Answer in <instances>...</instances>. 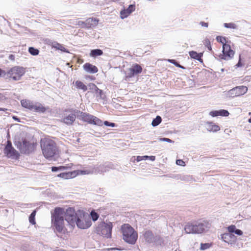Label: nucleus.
I'll return each instance as SVG.
<instances>
[{
    "label": "nucleus",
    "instance_id": "nucleus-1",
    "mask_svg": "<svg viewBox=\"0 0 251 251\" xmlns=\"http://www.w3.org/2000/svg\"><path fill=\"white\" fill-rule=\"evenodd\" d=\"M65 221L68 224L74 227L76 225L81 229L89 227L92 222L89 215L85 214L80 211L75 212L73 207H69L65 211Z\"/></svg>",
    "mask_w": 251,
    "mask_h": 251
},
{
    "label": "nucleus",
    "instance_id": "nucleus-2",
    "mask_svg": "<svg viewBox=\"0 0 251 251\" xmlns=\"http://www.w3.org/2000/svg\"><path fill=\"white\" fill-rule=\"evenodd\" d=\"M211 227V223L208 220L201 219L187 223L184 230L187 234H201L206 232Z\"/></svg>",
    "mask_w": 251,
    "mask_h": 251
},
{
    "label": "nucleus",
    "instance_id": "nucleus-3",
    "mask_svg": "<svg viewBox=\"0 0 251 251\" xmlns=\"http://www.w3.org/2000/svg\"><path fill=\"white\" fill-rule=\"evenodd\" d=\"M64 219L65 211L64 209L60 207L55 208L51 216V222L55 230L59 233H64L65 231Z\"/></svg>",
    "mask_w": 251,
    "mask_h": 251
},
{
    "label": "nucleus",
    "instance_id": "nucleus-4",
    "mask_svg": "<svg viewBox=\"0 0 251 251\" xmlns=\"http://www.w3.org/2000/svg\"><path fill=\"white\" fill-rule=\"evenodd\" d=\"M41 148L45 158L50 159L53 157L57 152L56 143L51 139L45 138L41 140Z\"/></svg>",
    "mask_w": 251,
    "mask_h": 251
},
{
    "label": "nucleus",
    "instance_id": "nucleus-5",
    "mask_svg": "<svg viewBox=\"0 0 251 251\" xmlns=\"http://www.w3.org/2000/svg\"><path fill=\"white\" fill-rule=\"evenodd\" d=\"M121 229L124 241L128 244H134L137 240L138 234L134 228L129 224H124Z\"/></svg>",
    "mask_w": 251,
    "mask_h": 251
},
{
    "label": "nucleus",
    "instance_id": "nucleus-6",
    "mask_svg": "<svg viewBox=\"0 0 251 251\" xmlns=\"http://www.w3.org/2000/svg\"><path fill=\"white\" fill-rule=\"evenodd\" d=\"M112 168V164L110 163H105L104 164L97 165L88 169L80 170L81 175L98 174H102L109 171Z\"/></svg>",
    "mask_w": 251,
    "mask_h": 251
},
{
    "label": "nucleus",
    "instance_id": "nucleus-7",
    "mask_svg": "<svg viewBox=\"0 0 251 251\" xmlns=\"http://www.w3.org/2000/svg\"><path fill=\"white\" fill-rule=\"evenodd\" d=\"M25 69L21 66H16L11 68L7 72H5V78H9L14 81L20 80L25 74Z\"/></svg>",
    "mask_w": 251,
    "mask_h": 251
},
{
    "label": "nucleus",
    "instance_id": "nucleus-8",
    "mask_svg": "<svg viewBox=\"0 0 251 251\" xmlns=\"http://www.w3.org/2000/svg\"><path fill=\"white\" fill-rule=\"evenodd\" d=\"M113 225L112 223L101 222L96 228V232L103 237L107 238L111 237Z\"/></svg>",
    "mask_w": 251,
    "mask_h": 251
},
{
    "label": "nucleus",
    "instance_id": "nucleus-9",
    "mask_svg": "<svg viewBox=\"0 0 251 251\" xmlns=\"http://www.w3.org/2000/svg\"><path fill=\"white\" fill-rule=\"evenodd\" d=\"M77 112L78 114V118L79 119H81L84 122L98 126H102L103 123L102 121L98 118L90 114L82 112L79 110Z\"/></svg>",
    "mask_w": 251,
    "mask_h": 251
},
{
    "label": "nucleus",
    "instance_id": "nucleus-10",
    "mask_svg": "<svg viewBox=\"0 0 251 251\" xmlns=\"http://www.w3.org/2000/svg\"><path fill=\"white\" fill-rule=\"evenodd\" d=\"M15 146H16L22 153L29 154L33 151L34 149V144L27 141L25 139L22 142H16Z\"/></svg>",
    "mask_w": 251,
    "mask_h": 251
},
{
    "label": "nucleus",
    "instance_id": "nucleus-11",
    "mask_svg": "<svg viewBox=\"0 0 251 251\" xmlns=\"http://www.w3.org/2000/svg\"><path fill=\"white\" fill-rule=\"evenodd\" d=\"M144 237L148 243H154L161 245L163 242L162 238L158 235H154L151 230H147L143 234Z\"/></svg>",
    "mask_w": 251,
    "mask_h": 251
},
{
    "label": "nucleus",
    "instance_id": "nucleus-12",
    "mask_svg": "<svg viewBox=\"0 0 251 251\" xmlns=\"http://www.w3.org/2000/svg\"><path fill=\"white\" fill-rule=\"evenodd\" d=\"M248 91V88L244 86H236L227 92L226 95L229 98H234L243 95Z\"/></svg>",
    "mask_w": 251,
    "mask_h": 251
},
{
    "label": "nucleus",
    "instance_id": "nucleus-13",
    "mask_svg": "<svg viewBox=\"0 0 251 251\" xmlns=\"http://www.w3.org/2000/svg\"><path fill=\"white\" fill-rule=\"evenodd\" d=\"M223 54L220 55V57L224 60H230L234 56V51L231 49L230 46L227 44H224L223 46Z\"/></svg>",
    "mask_w": 251,
    "mask_h": 251
},
{
    "label": "nucleus",
    "instance_id": "nucleus-14",
    "mask_svg": "<svg viewBox=\"0 0 251 251\" xmlns=\"http://www.w3.org/2000/svg\"><path fill=\"white\" fill-rule=\"evenodd\" d=\"M78 110H74L65 114L64 117L62 119V121L67 125H72L75 121L76 117H78Z\"/></svg>",
    "mask_w": 251,
    "mask_h": 251
},
{
    "label": "nucleus",
    "instance_id": "nucleus-15",
    "mask_svg": "<svg viewBox=\"0 0 251 251\" xmlns=\"http://www.w3.org/2000/svg\"><path fill=\"white\" fill-rule=\"evenodd\" d=\"M4 153L8 158L12 159H17L20 155L18 152L13 147L4 149Z\"/></svg>",
    "mask_w": 251,
    "mask_h": 251
},
{
    "label": "nucleus",
    "instance_id": "nucleus-16",
    "mask_svg": "<svg viewBox=\"0 0 251 251\" xmlns=\"http://www.w3.org/2000/svg\"><path fill=\"white\" fill-rule=\"evenodd\" d=\"M222 239L225 242L227 243H232L236 238V237L232 232L225 233L221 235Z\"/></svg>",
    "mask_w": 251,
    "mask_h": 251
},
{
    "label": "nucleus",
    "instance_id": "nucleus-17",
    "mask_svg": "<svg viewBox=\"0 0 251 251\" xmlns=\"http://www.w3.org/2000/svg\"><path fill=\"white\" fill-rule=\"evenodd\" d=\"M135 9V5L134 4H130L128 7L121 11V17L122 19L127 17L130 14L133 12Z\"/></svg>",
    "mask_w": 251,
    "mask_h": 251
},
{
    "label": "nucleus",
    "instance_id": "nucleus-18",
    "mask_svg": "<svg viewBox=\"0 0 251 251\" xmlns=\"http://www.w3.org/2000/svg\"><path fill=\"white\" fill-rule=\"evenodd\" d=\"M228 111L225 109H221L219 110H215L210 112L209 115L212 117H216L218 116H222L227 117L229 115Z\"/></svg>",
    "mask_w": 251,
    "mask_h": 251
},
{
    "label": "nucleus",
    "instance_id": "nucleus-19",
    "mask_svg": "<svg viewBox=\"0 0 251 251\" xmlns=\"http://www.w3.org/2000/svg\"><path fill=\"white\" fill-rule=\"evenodd\" d=\"M83 68L88 73L94 74L98 71L97 67L89 63H86L83 65Z\"/></svg>",
    "mask_w": 251,
    "mask_h": 251
},
{
    "label": "nucleus",
    "instance_id": "nucleus-20",
    "mask_svg": "<svg viewBox=\"0 0 251 251\" xmlns=\"http://www.w3.org/2000/svg\"><path fill=\"white\" fill-rule=\"evenodd\" d=\"M99 21L95 18H88L85 21V28H89L92 26H96Z\"/></svg>",
    "mask_w": 251,
    "mask_h": 251
},
{
    "label": "nucleus",
    "instance_id": "nucleus-21",
    "mask_svg": "<svg viewBox=\"0 0 251 251\" xmlns=\"http://www.w3.org/2000/svg\"><path fill=\"white\" fill-rule=\"evenodd\" d=\"M47 109L41 103L36 102L34 103L32 111L39 113H44Z\"/></svg>",
    "mask_w": 251,
    "mask_h": 251
},
{
    "label": "nucleus",
    "instance_id": "nucleus-22",
    "mask_svg": "<svg viewBox=\"0 0 251 251\" xmlns=\"http://www.w3.org/2000/svg\"><path fill=\"white\" fill-rule=\"evenodd\" d=\"M21 105L23 107L28 109L30 110H33L34 102L26 100H23L21 101Z\"/></svg>",
    "mask_w": 251,
    "mask_h": 251
},
{
    "label": "nucleus",
    "instance_id": "nucleus-23",
    "mask_svg": "<svg viewBox=\"0 0 251 251\" xmlns=\"http://www.w3.org/2000/svg\"><path fill=\"white\" fill-rule=\"evenodd\" d=\"M206 128L209 131L216 132L220 129L218 125H215L213 123H207L206 125Z\"/></svg>",
    "mask_w": 251,
    "mask_h": 251
},
{
    "label": "nucleus",
    "instance_id": "nucleus-24",
    "mask_svg": "<svg viewBox=\"0 0 251 251\" xmlns=\"http://www.w3.org/2000/svg\"><path fill=\"white\" fill-rule=\"evenodd\" d=\"M190 56L193 59L198 60L200 62H202L201 57L202 56V53H197L195 51H190L189 52Z\"/></svg>",
    "mask_w": 251,
    "mask_h": 251
},
{
    "label": "nucleus",
    "instance_id": "nucleus-25",
    "mask_svg": "<svg viewBox=\"0 0 251 251\" xmlns=\"http://www.w3.org/2000/svg\"><path fill=\"white\" fill-rule=\"evenodd\" d=\"M227 230L228 231L232 232V233H234L237 235L240 236L243 234V231L239 229H237L234 225H231L228 226Z\"/></svg>",
    "mask_w": 251,
    "mask_h": 251
},
{
    "label": "nucleus",
    "instance_id": "nucleus-26",
    "mask_svg": "<svg viewBox=\"0 0 251 251\" xmlns=\"http://www.w3.org/2000/svg\"><path fill=\"white\" fill-rule=\"evenodd\" d=\"M135 75L141 73L142 71V68L141 66L137 64L134 65L132 68H130Z\"/></svg>",
    "mask_w": 251,
    "mask_h": 251
},
{
    "label": "nucleus",
    "instance_id": "nucleus-27",
    "mask_svg": "<svg viewBox=\"0 0 251 251\" xmlns=\"http://www.w3.org/2000/svg\"><path fill=\"white\" fill-rule=\"evenodd\" d=\"M103 54V51L100 49H94L91 50L90 55L93 57L100 56Z\"/></svg>",
    "mask_w": 251,
    "mask_h": 251
},
{
    "label": "nucleus",
    "instance_id": "nucleus-28",
    "mask_svg": "<svg viewBox=\"0 0 251 251\" xmlns=\"http://www.w3.org/2000/svg\"><path fill=\"white\" fill-rule=\"evenodd\" d=\"M75 86L78 89H81L84 92L87 90V87L80 81L77 80L75 82Z\"/></svg>",
    "mask_w": 251,
    "mask_h": 251
},
{
    "label": "nucleus",
    "instance_id": "nucleus-29",
    "mask_svg": "<svg viewBox=\"0 0 251 251\" xmlns=\"http://www.w3.org/2000/svg\"><path fill=\"white\" fill-rule=\"evenodd\" d=\"M161 117L160 116H157L155 118L153 119L151 123V126L154 127L156 126L161 123Z\"/></svg>",
    "mask_w": 251,
    "mask_h": 251
},
{
    "label": "nucleus",
    "instance_id": "nucleus-30",
    "mask_svg": "<svg viewBox=\"0 0 251 251\" xmlns=\"http://www.w3.org/2000/svg\"><path fill=\"white\" fill-rule=\"evenodd\" d=\"M36 215V211L34 210L32 211V212L30 214L29 217V222L32 225H35L36 224L35 220V216Z\"/></svg>",
    "mask_w": 251,
    "mask_h": 251
},
{
    "label": "nucleus",
    "instance_id": "nucleus-31",
    "mask_svg": "<svg viewBox=\"0 0 251 251\" xmlns=\"http://www.w3.org/2000/svg\"><path fill=\"white\" fill-rule=\"evenodd\" d=\"M57 176L64 179H68L72 177V174L70 173H61L58 175Z\"/></svg>",
    "mask_w": 251,
    "mask_h": 251
},
{
    "label": "nucleus",
    "instance_id": "nucleus-32",
    "mask_svg": "<svg viewBox=\"0 0 251 251\" xmlns=\"http://www.w3.org/2000/svg\"><path fill=\"white\" fill-rule=\"evenodd\" d=\"M89 216L94 222L96 221L99 217V214L94 210L91 212L90 216L89 215Z\"/></svg>",
    "mask_w": 251,
    "mask_h": 251
},
{
    "label": "nucleus",
    "instance_id": "nucleus-33",
    "mask_svg": "<svg viewBox=\"0 0 251 251\" xmlns=\"http://www.w3.org/2000/svg\"><path fill=\"white\" fill-rule=\"evenodd\" d=\"M28 51L32 55H37L39 53V50L33 47H29L28 49Z\"/></svg>",
    "mask_w": 251,
    "mask_h": 251
},
{
    "label": "nucleus",
    "instance_id": "nucleus-34",
    "mask_svg": "<svg viewBox=\"0 0 251 251\" xmlns=\"http://www.w3.org/2000/svg\"><path fill=\"white\" fill-rule=\"evenodd\" d=\"M224 26L228 28L236 29L237 28V25L233 23H225Z\"/></svg>",
    "mask_w": 251,
    "mask_h": 251
},
{
    "label": "nucleus",
    "instance_id": "nucleus-35",
    "mask_svg": "<svg viewBox=\"0 0 251 251\" xmlns=\"http://www.w3.org/2000/svg\"><path fill=\"white\" fill-rule=\"evenodd\" d=\"M65 169H66V167L64 166H59V167L53 166V167H51V171L53 172H57L59 171H63Z\"/></svg>",
    "mask_w": 251,
    "mask_h": 251
},
{
    "label": "nucleus",
    "instance_id": "nucleus-36",
    "mask_svg": "<svg viewBox=\"0 0 251 251\" xmlns=\"http://www.w3.org/2000/svg\"><path fill=\"white\" fill-rule=\"evenodd\" d=\"M96 97H99L102 99H104V95L103 94V92L101 90L98 88V89H97V90L95 91Z\"/></svg>",
    "mask_w": 251,
    "mask_h": 251
},
{
    "label": "nucleus",
    "instance_id": "nucleus-37",
    "mask_svg": "<svg viewBox=\"0 0 251 251\" xmlns=\"http://www.w3.org/2000/svg\"><path fill=\"white\" fill-rule=\"evenodd\" d=\"M168 61L171 63L173 64L174 65H175L177 67H179V68L183 69H185V68L183 66L180 65L179 64V63L178 62H177L176 60L169 59Z\"/></svg>",
    "mask_w": 251,
    "mask_h": 251
},
{
    "label": "nucleus",
    "instance_id": "nucleus-38",
    "mask_svg": "<svg viewBox=\"0 0 251 251\" xmlns=\"http://www.w3.org/2000/svg\"><path fill=\"white\" fill-rule=\"evenodd\" d=\"M216 39L218 42L221 43L223 44V45H224V44H226V39L225 37L218 36L216 37Z\"/></svg>",
    "mask_w": 251,
    "mask_h": 251
},
{
    "label": "nucleus",
    "instance_id": "nucleus-39",
    "mask_svg": "<svg viewBox=\"0 0 251 251\" xmlns=\"http://www.w3.org/2000/svg\"><path fill=\"white\" fill-rule=\"evenodd\" d=\"M103 124L107 126H111V127H115L116 125L114 123H111L107 121H105L104 122Z\"/></svg>",
    "mask_w": 251,
    "mask_h": 251
},
{
    "label": "nucleus",
    "instance_id": "nucleus-40",
    "mask_svg": "<svg viewBox=\"0 0 251 251\" xmlns=\"http://www.w3.org/2000/svg\"><path fill=\"white\" fill-rule=\"evenodd\" d=\"M176 164L181 166H184L185 165V162L181 159H177L176 160Z\"/></svg>",
    "mask_w": 251,
    "mask_h": 251
},
{
    "label": "nucleus",
    "instance_id": "nucleus-41",
    "mask_svg": "<svg viewBox=\"0 0 251 251\" xmlns=\"http://www.w3.org/2000/svg\"><path fill=\"white\" fill-rule=\"evenodd\" d=\"M90 90H94L95 92L98 89L97 86L94 83H90L89 85Z\"/></svg>",
    "mask_w": 251,
    "mask_h": 251
},
{
    "label": "nucleus",
    "instance_id": "nucleus-42",
    "mask_svg": "<svg viewBox=\"0 0 251 251\" xmlns=\"http://www.w3.org/2000/svg\"><path fill=\"white\" fill-rule=\"evenodd\" d=\"M209 247V244L208 243H201V249L202 250H204L208 249Z\"/></svg>",
    "mask_w": 251,
    "mask_h": 251
},
{
    "label": "nucleus",
    "instance_id": "nucleus-43",
    "mask_svg": "<svg viewBox=\"0 0 251 251\" xmlns=\"http://www.w3.org/2000/svg\"><path fill=\"white\" fill-rule=\"evenodd\" d=\"M85 22L79 21L77 22V23L75 25H77L79 26H81V27L85 28Z\"/></svg>",
    "mask_w": 251,
    "mask_h": 251
},
{
    "label": "nucleus",
    "instance_id": "nucleus-44",
    "mask_svg": "<svg viewBox=\"0 0 251 251\" xmlns=\"http://www.w3.org/2000/svg\"><path fill=\"white\" fill-rule=\"evenodd\" d=\"M134 75H135L133 72H132V70L130 68L129 69V72L127 74L126 77L127 78H128V77L131 78V77H132L133 76H134Z\"/></svg>",
    "mask_w": 251,
    "mask_h": 251
},
{
    "label": "nucleus",
    "instance_id": "nucleus-45",
    "mask_svg": "<svg viewBox=\"0 0 251 251\" xmlns=\"http://www.w3.org/2000/svg\"><path fill=\"white\" fill-rule=\"evenodd\" d=\"M159 141H165V142H167L168 143L174 142L173 141H172V140L170 139L169 138H161L159 139Z\"/></svg>",
    "mask_w": 251,
    "mask_h": 251
},
{
    "label": "nucleus",
    "instance_id": "nucleus-46",
    "mask_svg": "<svg viewBox=\"0 0 251 251\" xmlns=\"http://www.w3.org/2000/svg\"><path fill=\"white\" fill-rule=\"evenodd\" d=\"M52 46L53 48H56L57 50L60 47V46L61 45V44H59L58 43L56 42H53L52 43Z\"/></svg>",
    "mask_w": 251,
    "mask_h": 251
},
{
    "label": "nucleus",
    "instance_id": "nucleus-47",
    "mask_svg": "<svg viewBox=\"0 0 251 251\" xmlns=\"http://www.w3.org/2000/svg\"><path fill=\"white\" fill-rule=\"evenodd\" d=\"M12 143L10 141H7V145H6L4 149H7L8 148H12Z\"/></svg>",
    "mask_w": 251,
    "mask_h": 251
},
{
    "label": "nucleus",
    "instance_id": "nucleus-48",
    "mask_svg": "<svg viewBox=\"0 0 251 251\" xmlns=\"http://www.w3.org/2000/svg\"><path fill=\"white\" fill-rule=\"evenodd\" d=\"M59 50H60L63 52H68V51L61 45L58 48Z\"/></svg>",
    "mask_w": 251,
    "mask_h": 251
},
{
    "label": "nucleus",
    "instance_id": "nucleus-49",
    "mask_svg": "<svg viewBox=\"0 0 251 251\" xmlns=\"http://www.w3.org/2000/svg\"><path fill=\"white\" fill-rule=\"evenodd\" d=\"M204 44L206 47H208L210 44V42L208 39H206L204 40Z\"/></svg>",
    "mask_w": 251,
    "mask_h": 251
},
{
    "label": "nucleus",
    "instance_id": "nucleus-50",
    "mask_svg": "<svg viewBox=\"0 0 251 251\" xmlns=\"http://www.w3.org/2000/svg\"><path fill=\"white\" fill-rule=\"evenodd\" d=\"M5 77V71L0 69V77Z\"/></svg>",
    "mask_w": 251,
    "mask_h": 251
},
{
    "label": "nucleus",
    "instance_id": "nucleus-51",
    "mask_svg": "<svg viewBox=\"0 0 251 251\" xmlns=\"http://www.w3.org/2000/svg\"><path fill=\"white\" fill-rule=\"evenodd\" d=\"M236 66H237V67H242L243 66V64L241 63V61L240 56H239V61L237 63V64L236 65Z\"/></svg>",
    "mask_w": 251,
    "mask_h": 251
},
{
    "label": "nucleus",
    "instance_id": "nucleus-52",
    "mask_svg": "<svg viewBox=\"0 0 251 251\" xmlns=\"http://www.w3.org/2000/svg\"><path fill=\"white\" fill-rule=\"evenodd\" d=\"M200 24L201 26H204V27H208V23H205V22H200Z\"/></svg>",
    "mask_w": 251,
    "mask_h": 251
},
{
    "label": "nucleus",
    "instance_id": "nucleus-53",
    "mask_svg": "<svg viewBox=\"0 0 251 251\" xmlns=\"http://www.w3.org/2000/svg\"><path fill=\"white\" fill-rule=\"evenodd\" d=\"M144 157H143V156H138L137 157V161L138 162H139V161H141L142 160H144Z\"/></svg>",
    "mask_w": 251,
    "mask_h": 251
},
{
    "label": "nucleus",
    "instance_id": "nucleus-54",
    "mask_svg": "<svg viewBox=\"0 0 251 251\" xmlns=\"http://www.w3.org/2000/svg\"><path fill=\"white\" fill-rule=\"evenodd\" d=\"M9 59L11 60H14L15 59V56L13 54H10L9 56Z\"/></svg>",
    "mask_w": 251,
    "mask_h": 251
},
{
    "label": "nucleus",
    "instance_id": "nucleus-55",
    "mask_svg": "<svg viewBox=\"0 0 251 251\" xmlns=\"http://www.w3.org/2000/svg\"><path fill=\"white\" fill-rule=\"evenodd\" d=\"M149 158L151 161H154L155 159V157L154 156H149Z\"/></svg>",
    "mask_w": 251,
    "mask_h": 251
},
{
    "label": "nucleus",
    "instance_id": "nucleus-56",
    "mask_svg": "<svg viewBox=\"0 0 251 251\" xmlns=\"http://www.w3.org/2000/svg\"><path fill=\"white\" fill-rule=\"evenodd\" d=\"M13 119L14 120H16V121H18V122H20V120H19V118H17L16 116H13Z\"/></svg>",
    "mask_w": 251,
    "mask_h": 251
},
{
    "label": "nucleus",
    "instance_id": "nucleus-57",
    "mask_svg": "<svg viewBox=\"0 0 251 251\" xmlns=\"http://www.w3.org/2000/svg\"><path fill=\"white\" fill-rule=\"evenodd\" d=\"M207 47V48H208V49L209 50H211V49H211V45H210L209 46H208V47Z\"/></svg>",
    "mask_w": 251,
    "mask_h": 251
},
{
    "label": "nucleus",
    "instance_id": "nucleus-58",
    "mask_svg": "<svg viewBox=\"0 0 251 251\" xmlns=\"http://www.w3.org/2000/svg\"><path fill=\"white\" fill-rule=\"evenodd\" d=\"M149 156H147V155L143 156V157H145L144 159L145 160V159H146L147 158H149Z\"/></svg>",
    "mask_w": 251,
    "mask_h": 251
},
{
    "label": "nucleus",
    "instance_id": "nucleus-59",
    "mask_svg": "<svg viewBox=\"0 0 251 251\" xmlns=\"http://www.w3.org/2000/svg\"><path fill=\"white\" fill-rule=\"evenodd\" d=\"M248 122H249V123H251V117H250V119H249V120H248Z\"/></svg>",
    "mask_w": 251,
    "mask_h": 251
},
{
    "label": "nucleus",
    "instance_id": "nucleus-60",
    "mask_svg": "<svg viewBox=\"0 0 251 251\" xmlns=\"http://www.w3.org/2000/svg\"><path fill=\"white\" fill-rule=\"evenodd\" d=\"M119 0H111V1H114V2H116V1H119Z\"/></svg>",
    "mask_w": 251,
    "mask_h": 251
},
{
    "label": "nucleus",
    "instance_id": "nucleus-61",
    "mask_svg": "<svg viewBox=\"0 0 251 251\" xmlns=\"http://www.w3.org/2000/svg\"><path fill=\"white\" fill-rule=\"evenodd\" d=\"M0 111H4V109L2 108H0Z\"/></svg>",
    "mask_w": 251,
    "mask_h": 251
}]
</instances>
